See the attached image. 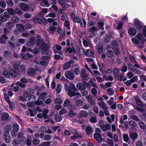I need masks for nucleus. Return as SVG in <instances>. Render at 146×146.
<instances>
[{"instance_id":"nucleus-50","label":"nucleus","mask_w":146,"mask_h":146,"mask_svg":"<svg viewBox=\"0 0 146 146\" xmlns=\"http://www.w3.org/2000/svg\"><path fill=\"white\" fill-rule=\"evenodd\" d=\"M54 102L56 104H61L62 103V101L60 98H56L54 100Z\"/></svg>"},{"instance_id":"nucleus-18","label":"nucleus","mask_w":146,"mask_h":146,"mask_svg":"<svg viewBox=\"0 0 146 146\" xmlns=\"http://www.w3.org/2000/svg\"><path fill=\"white\" fill-rule=\"evenodd\" d=\"M20 7L21 9L24 11H27L29 9L28 5L25 3H22L20 5Z\"/></svg>"},{"instance_id":"nucleus-12","label":"nucleus","mask_w":146,"mask_h":146,"mask_svg":"<svg viewBox=\"0 0 146 146\" xmlns=\"http://www.w3.org/2000/svg\"><path fill=\"white\" fill-rule=\"evenodd\" d=\"M35 42L36 40L35 38L34 37H31L30 38V41L27 42V45L29 47H31Z\"/></svg>"},{"instance_id":"nucleus-37","label":"nucleus","mask_w":146,"mask_h":146,"mask_svg":"<svg viewBox=\"0 0 146 146\" xmlns=\"http://www.w3.org/2000/svg\"><path fill=\"white\" fill-rule=\"evenodd\" d=\"M71 64V62L70 61L66 62L63 66V68L64 70L68 69Z\"/></svg>"},{"instance_id":"nucleus-27","label":"nucleus","mask_w":146,"mask_h":146,"mask_svg":"<svg viewBox=\"0 0 146 146\" xmlns=\"http://www.w3.org/2000/svg\"><path fill=\"white\" fill-rule=\"evenodd\" d=\"M130 137L133 140H135L138 137V135L136 133H132L130 135Z\"/></svg>"},{"instance_id":"nucleus-26","label":"nucleus","mask_w":146,"mask_h":146,"mask_svg":"<svg viewBox=\"0 0 146 146\" xmlns=\"http://www.w3.org/2000/svg\"><path fill=\"white\" fill-rule=\"evenodd\" d=\"M46 95V93H41L40 96L39 97L38 100H37V102L38 101L40 100L43 102L45 100V97Z\"/></svg>"},{"instance_id":"nucleus-29","label":"nucleus","mask_w":146,"mask_h":146,"mask_svg":"<svg viewBox=\"0 0 146 146\" xmlns=\"http://www.w3.org/2000/svg\"><path fill=\"white\" fill-rule=\"evenodd\" d=\"M91 74L93 76H96V77L100 76V73L96 70H92L90 72Z\"/></svg>"},{"instance_id":"nucleus-35","label":"nucleus","mask_w":146,"mask_h":146,"mask_svg":"<svg viewBox=\"0 0 146 146\" xmlns=\"http://www.w3.org/2000/svg\"><path fill=\"white\" fill-rule=\"evenodd\" d=\"M3 55L5 57L9 58L11 56L12 54L9 51H6L4 52Z\"/></svg>"},{"instance_id":"nucleus-38","label":"nucleus","mask_w":146,"mask_h":146,"mask_svg":"<svg viewBox=\"0 0 146 146\" xmlns=\"http://www.w3.org/2000/svg\"><path fill=\"white\" fill-rule=\"evenodd\" d=\"M6 26L7 29H9L10 31V29L12 28L13 26V24L10 22L6 23L5 24Z\"/></svg>"},{"instance_id":"nucleus-39","label":"nucleus","mask_w":146,"mask_h":146,"mask_svg":"<svg viewBox=\"0 0 146 146\" xmlns=\"http://www.w3.org/2000/svg\"><path fill=\"white\" fill-rule=\"evenodd\" d=\"M81 75L82 77L84 78H86L88 76L87 74L86 73V70L83 69L81 70Z\"/></svg>"},{"instance_id":"nucleus-20","label":"nucleus","mask_w":146,"mask_h":146,"mask_svg":"<svg viewBox=\"0 0 146 146\" xmlns=\"http://www.w3.org/2000/svg\"><path fill=\"white\" fill-rule=\"evenodd\" d=\"M128 32V33L132 36L135 35L137 33L135 29L133 28H131L129 29Z\"/></svg>"},{"instance_id":"nucleus-30","label":"nucleus","mask_w":146,"mask_h":146,"mask_svg":"<svg viewBox=\"0 0 146 146\" xmlns=\"http://www.w3.org/2000/svg\"><path fill=\"white\" fill-rule=\"evenodd\" d=\"M13 130L16 132H18L19 129V126L18 124L16 123H14L13 125Z\"/></svg>"},{"instance_id":"nucleus-56","label":"nucleus","mask_w":146,"mask_h":146,"mask_svg":"<svg viewBox=\"0 0 146 146\" xmlns=\"http://www.w3.org/2000/svg\"><path fill=\"white\" fill-rule=\"evenodd\" d=\"M127 118V115H124L123 116V119L121 117L120 118L119 122L121 123L122 124L123 123L124 121L123 120H126Z\"/></svg>"},{"instance_id":"nucleus-61","label":"nucleus","mask_w":146,"mask_h":146,"mask_svg":"<svg viewBox=\"0 0 146 146\" xmlns=\"http://www.w3.org/2000/svg\"><path fill=\"white\" fill-rule=\"evenodd\" d=\"M61 85L60 84H58L56 89V92L57 94H59L61 91Z\"/></svg>"},{"instance_id":"nucleus-60","label":"nucleus","mask_w":146,"mask_h":146,"mask_svg":"<svg viewBox=\"0 0 146 146\" xmlns=\"http://www.w3.org/2000/svg\"><path fill=\"white\" fill-rule=\"evenodd\" d=\"M103 23L101 22H99L98 23L97 28H98V29H103Z\"/></svg>"},{"instance_id":"nucleus-55","label":"nucleus","mask_w":146,"mask_h":146,"mask_svg":"<svg viewBox=\"0 0 146 146\" xmlns=\"http://www.w3.org/2000/svg\"><path fill=\"white\" fill-rule=\"evenodd\" d=\"M138 125L142 129H144L146 128V126L144 123L142 122H140L138 123Z\"/></svg>"},{"instance_id":"nucleus-62","label":"nucleus","mask_w":146,"mask_h":146,"mask_svg":"<svg viewBox=\"0 0 146 146\" xmlns=\"http://www.w3.org/2000/svg\"><path fill=\"white\" fill-rule=\"evenodd\" d=\"M131 70V71H133L134 73L138 74H141V71L137 69H136L135 68H134L133 69Z\"/></svg>"},{"instance_id":"nucleus-43","label":"nucleus","mask_w":146,"mask_h":146,"mask_svg":"<svg viewBox=\"0 0 146 146\" xmlns=\"http://www.w3.org/2000/svg\"><path fill=\"white\" fill-rule=\"evenodd\" d=\"M56 30V27L50 26L48 29V32L50 33H53L54 31Z\"/></svg>"},{"instance_id":"nucleus-7","label":"nucleus","mask_w":146,"mask_h":146,"mask_svg":"<svg viewBox=\"0 0 146 146\" xmlns=\"http://www.w3.org/2000/svg\"><path fill=\"white\" fill-rule=\"evenodd\" d=\"M133 24L137 31H140L141 30L142 26L138 19L136 18L134 19Z\"/></svg>"},{"instance_id":"nucleus-8","label":"nucleus","mask_w":146,"mask_h":146,"mask_svg":"<svg viewBox=\"0 0 146 146\" xmlns=\"http://www.w3.org/2000/svg\"><path fill=\"white\" fill-rule=\"evenodd\" d=\"M136 102L137 103V109L140 111H143V104L138 99L136 100Z\"/></svg>"},{"instance_id":"nucleus-57","label":"nucleus","mask_w":146,"mask_h":146,"mask_svg":"<svg viewBox=\"0 0 146 146\" xmlns=\"http://www.w3.org/2000/svg\"><path fill=\"white\" fill-rule=\"evenodd\" d=\"M123 140L125 142H127L129 140V137L127 135L124 134L123 135Z\"/></svg>"},{"instance_id":"nucleus-41","label":"nucleus","mask_w":146,"mask_h":146,"mask_svg":"<svg viewBox=\"0 0 146 146\" xmlns=\"http://www.w3.org/2000/svg\"><path fill=\"white\" fill-rule=\"evenodd\" d=\"M11 128V126L10 125H8L6 126L4 128V133H9Z\"/></svg>"},{"instance_id":"nucleus-28","label":"nucleus","mask_w":146,"mask_h":146,"mask_svg":"<svg viewBox=\"0 0 146 146\" xmlns=\"http://www.w3.org/2000/svg\"><path fill=\"white\" fill-rule=\"evenodd\" d=\"M16 28L18 30L21 32H23L24 31V27L23 25L20 24H17Z\"/></svg>"},{"instance_id":"nucleus-24","label":"nucleus","mask_w":146,"mask_h":146,"mask_svg":"<svg viewBox=\"0 0 146 146\" xmlns=\"http://www.w3.org/2000/svg\"><path fill=\"white\" fill-rule=\"evenodd\" d=\"M35 71L32 68H29L27 74L30 76H32L35 75Z\"/></svg>"},{"instance_id":"nucleus-3","label":"nucleus","mask_w":146,"mask_h":146,"mask_svg":"<svg viewBox=\"0 0 146 146\" xmlns=\"http://www.w3.org/2000/svg\"><path fill=\"white\" fill-rule=\"evenodd\" d=\"M36 41L37 44L38 46H40V48L41 50L42 53L44 54H48V51L46 44L44 42L43 40L40 39H38Z\"/></svg>"},{"instance_id":"nucleus-51","label":"nucleus","mask_w":146,"mask_h":146,"mask_svg":"<svg viewBox=\"0 0 146 146\" xmlns=\"http://www.w3.org/2000/svg\"><path fill=\"white\" fill-rule=\"evenodd\" d=\"M7 11L9 13L10 15H13L15 14V12L14 9H9L7 10Z\"/></svg>"},{"instance_id":"nucleus-23","label":"nucleus","mask_w":146,"mask_h":146,"mask_svg":"<svg viewBox=\"0 0 146 146\" xmlns=\"http://www.w3.org/2000/svg\"><path fill=\"white\" fill-rule=\"evenodd\" d=\"M92 129L91 126H88L86 127V134L88 135H91L92 134Z\"/></svg>"},{"instance_id":"nucleus-54","label":"nucleus","mask_w":146,"mask_h":146,"mask_svg":"<svg viewBox=\"0 0 146 146\" xmlns=\"http://www.w3.org/2000/svg\"><path fill=\"white\" fill-rule=\"evenodd\" d=\"M28 100L30 102H34L35 100V98L33 95H31L28 97Z\"/></svg>"},{"instance_id":"nucleus-40","label":"nucleus","mask_w":146,"mask_h":146,"mask_svg":"<svg viewBox=\"0 0 146 146\" xmlns=\"http://www.w3.org/2000/svg\"><path fill=\"white\" fill-rule=\"evenodd\" d=\"M79 23L80 24L81 27H83L86 25V23L84 19H81Z\"/></svg>"},{"instance_id":"nucleus-1","label":"nucleus","mask_w":146,"mask_h":146,"mask_svg":"<svg viewBox=\"0 0 146 146\" xmlns=\"http://www.w3.org/2000/svg\"><path fill=\"white\" fill-rule=\"evenodd\" d=\"M133 43L136 44H139L138 47L143 48L144 46V43L146 39H145L143 36L140 33H138L136 36L131 39Z\"/></svg>"},{"instance_id":"nucleus-47","label":"nucleus","mask_w":146,"mask_h":146,"mask_svg":"<svg viewBox=\"0 0 146 146\" xmlns=\"http://www.w3.org/2000/svg\"><path fill=\"white\" fill-rule=\"evenodd\" d=\"M108 37V39L107 38H104L102 39V41L104 43H107L110 40V38L111 36L110 35H109L107 36Z\"/></svg>"},{"instance_id":"nucleus-21","label":"nucleus","mask_w":146,"mask_h":146,"mask_svg":"<svg viewBox=\"0 0 146 146\" xmlns=\"http://www.w3.org/2000/svg\"><path fill=\"white\" fill-rule=\"evenodd\" d=\"M86 98L90 104L92 105L95 104V102L91 96H88L86 97Z\"/></svg>"},{"instance_id":"nucleus-44","label":"nucleus","mask_w":146,"mask_h":146,"mask_svg":"<svg viewBox=\"0 0 146 146\" xmlns=\"http://www.w3.org/2000/svg\"><path fill=\"white\" fill-rule=\"evenodd\" d=\"M49 111L47 109H45L43 111V117L44 119H46L47 118V115L46 114Z\"/></svg>"},{"instance_id":"nucleus-14","label":"nucleus","mask_w":146,"mask_h":146,"mask_svg":"<svg viewBox=\"0 0 146 146\" xmlns=\"http://www.w3.org/2000/svg\"><path fill=\"white\" fill-rule=\"evenodd\" d=\"M21 57L24 59L28 60L29 58H32L33 57V56L29 53L27 54L23 53L21 54Z\"/></svg>"},{"instance_id":"nucleus-34","label":"nucleus","mask_w":146,"mask_h":146,"mask_svg":"<svg viewBox=\"0 0 146 146\" xmlns=\"http://www.w3.org/2000/svg\"><path fill=\"white\" fill-rule=\"evenodd\" d=\"M35 62L36 64H40L41 65L43 66H46L47 64V62L44 60H41L40 62L39 61L36 60H35Z\"/></svg>"},{"instance_id":"nucleus-64","label":"nucleus","mask_w":146,"mask_h":146,"mask_svg":"<svg viewBox=\"0 0 146 146\" xmlns=\"http://www.w3.org/2000/svg\"><path fill=\"white\" fill-rule=\"evenodd\" d=\"M50 144V142L49 141H47L43 142L39 145V146H49Z\"/></svg>"},{"instance_id":"nucleus-16","label":"nucleus","mask_w":146,"mask_h":146,"mask_svg":"<svg viewBox=\"0 0 146 146\" xmlns=\"http://www.w3.org/2000/svg\"><path fill=\"white\" fill-rule=\"evenodd\" d=\"M4 139L5 141L7 143H9L11 140L9 133H4Z\"/></svg>"},{"instance_id":"nucleus-6","label":"nucleus","mask_w":146,"mask_h":146,"mask_svg":"<svg viewBox=\"0 0 146 146\" xmlns=\"http://www.w3.org/2000/svg\"><path fill=\"white\" fill-rule=\"evenodd\" d=\"M10 17V15L7 12H5L4 13L3 15H0V25L2 24L3 22L6 21L7 19L9 18Z\"/></svg>"},{"instance_id":"nucleus-15","label":"nucleus","mask_w":146,"mask_h":146,"mask_svg":"<svg viewBox=\"0 0 146 146\" xmlns=\"http://www.w3.org/2000/svg\"><path fill=\"white\" fill-rule=\"evenodd\" d=\"M78 117L80 118L86 117L88 116V113L86 111L82 110L77 115Z\"/></svg>"},{"instance_id":"nucleus-31","label":"nucleus","mask_w":146,"mask_h":146,"mask_svg":"<svg viewBox=\"0 0 146 146\" xmlns=\"http://www.w3.org/2000/svg\"><path fill=\"white\" fill-rule=\"evenodd\" d=\"M8 38L5 35H2L0 38V43L2 44H5L6 42V40Z\"/></svg>"},{"instance_id":"nucleus-33","label":"nucleus","mask_w":146,"mask_h":146,"mask_svg":"<svg viewBox=\"0 0 146 146\" xmlns=\"http://www.w3.org/2000/svg\"><path fill=\"white\" fill-rule=\"evenodd\" d=\"M86 54L88 56L92 57L94 55V52L91 50L87 49L86 51Z\"/></svg>"},{"instance_id":"nucleus-45","label":"nucleus","mask_w":146,"mask_h":146,"mask_svg":"<svg viewBox=\"0 0 146 146\" xmlns=\"http://www.w3.org/2000/svg\"><path fill=\"white\" fill-rule=\"evenodd\" d=\"M62 118L60 115L58 114H56L55 119L57 121H59L62 120Z\"/></svg>"},{"instance_id":"nucleus-5","label":"nucleus","mask_w":146,"mask_h":146,"mask_svg":"<svg viewBox=\"0 0 146 146\" xmlns=\"http://www.w3.org/2000/svg\"><path fill=\"white\" fill-rule=\"evenodd\" d=\"M17 72L15 70L12 69H9L7 70H5L3 72V75L6 77L9 78L12 77H15L17 75Z\"/></svg>"},{"instance_id":"nucleus-49","label":"nucleus","mask_w":146,"mask_h":146,"mask_svg":"<svg viewBox=\"0 0 146 146\" xmlns=\"http://www.w3.org/2000/svg\"><path fill=\"white\" fill-rule=\"evenodd\" d=\"M113 55V52L111 50H108L107 52L106 55L108 57H112Z\"/></svg>"},{"instance_id":"nucleus-59","label":"nucleus","mask_w":146,"mask_h":146,"mask_svg":"<svg viewBox=\"0 0 146 146\" xmlns=\"http://www.w3.org/2000/svg\"><path fill=\"white\" fill-rule=\"evenodd\" d=\"M70 102V101L69 100L66 99L65 100L63 104L64 106L65 107H67L69 104Z\"/></svg>"},{"instance_id":"nucleus-32","label":"nucleus","mask_w":146,"mask_h":146,"mask_svg":"<svg viewBox=\"0 0 146 146\" xmlns=\"http://www.w3.org/2000/svg\"><path fill=\"white\" fill-rule=\"evenodd\" d=\"M70 24L68 19L66 20L64 22V25L66 27V29L67 30H69L70 29Z\"/></svg>"},{"instance_id":"nucleus-52","label":"nucleus","mask_w":146,"mask_h":146,"mask_svg":"<svg viewBox=\"0 0 146 146\" xmlns=\"http://www.w3.org/2000/svg\"><path fill=\"white\" fill-rule=\"evenodd\" d=\"M123 23L120 21L119 22L118 26L116 27V29L117 30H120L122 28Z\"/></svg>"},{"instance_id":"nucleus-53","label":"nucleus","mask_w":146,"mask_h":146,"mask_svg":"<svg viewBox=\"0 0 146 146\" xmlns=\"http://www.w3.org/2000/svg\"><path fill=\"white\" fill-rule=\"evenodd\" d=\"M19 62L18 61H16L14 62L13 64V68L16 70H18L19 65Z\"/></svg>"},{"instance_id":"nucleus-9","label":"nucleus","mask_w":146,"mask_h":146,"mask_svg":"<svg viewBox=\"0 0 146 146\" xmlns=\"http://www.w3.org/2000/svg\"><path fill=\"white\" fill-rule=\"evenodd\" d=\"M65 76L66 78L70 80H73L74 78L73 73L69 71H66L65 72Z\"/></svg>"},{"instance_id":"nucleus-17","label":"nucleus","mask_w":146,"mask_h":146,"mask_svg":"<svg viewBox=\"0 0 146 146\" xmlns=\"http://www.w3.org/2000/svg\"><path fill=\"white\" fill-rule=\"evenodd\" d=\"M94 138L98 141H100L102 139L101 135L98 133H96L94 135Z\"/></svg>"},{"instance_id":"nucleus-10","label":"nucleus","mask_w":146,"mask_h":146,"mask_svg":"<svg viewBox=\"0 0 146 146\" xmlns=\"http://www.w3.org/2000/svg\"><path fill=\"white\" fill-rule=\"evenodd\" d=\"M101 128L103 131H105L108 130H110L111 128V126L108 123H106L105 125H100Z\"/></svg>"},{"instance_id":"nucleus-36","label":"nucleus","mask_w":146,"mask_h":146,"mask_svg":"<svg viewBox=\"0 0 146 146\" xmlns=\"http://www.w3.org/2000/svg\"><path fill=\"white\" fill-rule=\"evenodd\" d=\"M119 70L117 68H115L113 70V74L115 78H117L119 75Z\"/></svg>"},{"instance_id":"nucleus-63","label":"nucleus","mask_w":146,"mask_h":146,"mask_svg":"<svg viewBox=\"0 0 146 146\" xmlns=\"http://www.w3.org/2000/svg\"><path fill=\"white\" fill-rule=\"evenodd\" d=\"M27 105L28 107L31 108L35 106V104L33 102H30L27 103Z\"/></svg>"},{"instance_id":"nucleus-42","label":"nucleus","mask_w":146,"mask_h":146,"mask_svg":"<svg viewBox=\"0 0 146 146\" xmlns=\"http://www.w3.org/2000/svg\"><path fill=\"white\" fill-rule=\"evenodd\" d=\"M107 92L108 95L110 96L113 95L114 94V91L110 88L108 89L107 90Z\"/></svg>"},{"instance_id":"nucleus-13","label":"nucleus","mask_w":146,"mask_h":146,"mask_svg":"<svg viewBox=\"0 0 146 146\" xmlns=\"http://www.w3.org/2000/svg\"><path fill=\"white\" fill-rule=\"evenodd\" d=\"M84 84L87 86L88 84L86 83L85 84V82H84L83 83H79L78 84L76 85V87L78 89L81 90H85L86 89V87Z\"/></svg>"},{"instance_id":"nucleus-22","label":"nucleus","mask_w":146,"mask_h":146,"mask_svg":"<svg viewBox=\"0 0 146 146\" xmlns=\"http://www.w3.org/2000/svg\"><path fill=\"white\" fill-rule=\"evenodd\" d=\"M9 117V114L7 113H3L1 116V119L3 121H5L7 120Z\"/></svg>"},{"instance_id":"nucleus-2","label":"nucleus","mask_w":146,"mask_h":146,"mask_svg":"<svg viewBox=\"0 0 146 146\" xmlns=\"http://www.w3.org/2000/svg\"><path fill=\"white\" fill-rule=\"evenodd\" d=\"M76 88L74 85L72 83H70L68 88V95L71 97L73 96H77L78 98L80 97L81 95L78 92H75L73 91H76Z\"/></svg>"},{"instance_id":"nucleus-48","label":"nucleus","mask_w":146,"mask_h":146,"mask_svg":"<svg viewBox=\"0 0 146 146\" xmlns=\"http://www.w3.org/2000/svg\"><path fill=\"white\" fill-rule=\"evenodd\" d=\"M129 124L130 126L132 127L136 126L137 125V123L133 120L129 121Z\"/></svg>"},{"instance_id":"nucleus-19","label":"nucleus","mask_w":146,"mask_h":146,"mask_svg":"<svg viewBox=\"0 0 146 146\" xmlns=\"http://www.w3.org/2000/svg\"><path fill=\"white\" fill-rule=\"evenodd\" d=\"M40 5L43 7H48L50 6L47 0H42L40 2Z\"/></svg>"},{"instance_id":"nucleus-25","label":"nucleus","mask_w":146,"mask_h":146,"mask_svg":"<svg viewBox=\"0 0 146 146\" xmlns=\"http://www.w3.org/2000/svg\"><path fill=\"white\" fill-rule=\"evenodd\" d=\"M99 105L104 110H106L107 105L104 102H99L98 103Z\"/></svg>"},{"instance_id":"nucleus-11","label":"nucleus","mask_w":146,"mask_h":146,"mask_svg":"<svg viewBox=\"0 0 146 146\" xmlns=\"http://www.w3.org/2000/svg\"><path fill=\"white\" fill-rule=\"evenodd\" d=\"M16 84L17 86H15L13 88V90L15 92L19 90V87L17 86H19L21 88H24L25 86V85L24 84L21 83L20 82H17Z\"/></svg>"},{"instance_id":"nucleus-46","label":"nucleus","mask_w":146,"mask_h":146,"mask_svg":"<svg viewBox=\"0 0 146 146\" xmlns=\"http://www.w3.org/2000/svg\"><path fill=\"white\" fill-rule=\"evenodd\" d=\"M12 21L13 22L17 23L19 22V20L17 17L14 16L12 17Z\"/></svg>"},{"instance_id":"nucleus-4","label":"nucleus","mask_w":146,"mask_h":146,"mask_svg":"<svg viewBox=\"0 0 146 146\" xmlns=\"http://www.w3.org/2000/svg\"><path fill=\"white\" fill-rule=\"evenodd\" d=\"M26 141V138L23 136L22 132L19 133L17 137L14 139L12 141V144L14 146L19 145L21 142H23Z\"/></svg>"},{"instance_id":"nucleus-58","label":"nucleus","mask_w":146,"mask_h":146,"mask_svg":"<svg viewBox=\"0 0 146 146\" xmlns=\"http://www.w3.org/2000/svg\"><path fill=\"white\" fill-rule=\"evenodd\" d=\"M39 17H38V16H37L36 17L33 19L35 23H40L41 22V20L39 18Z\"/></svg>"}]
</instances>
